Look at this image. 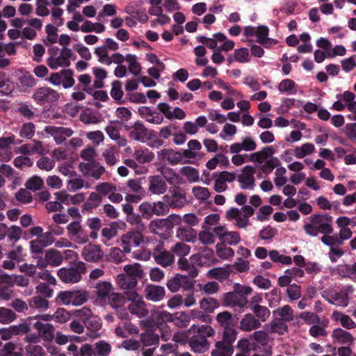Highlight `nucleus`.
<instances>
[{
	"mask_svg": "<svg viewBox=\"0 0 356 356\" xmlns=\"http://www.w3.org/2000/svg\"><path fill=\"white\" fill-rule=\"evenodd\" d=\"M34 100L41 105L56 102L59 99L58 93L49 87H41L33 95Z\"/></svg>",
	"mask_w": 356,
	"mask_h": 356,
	"instance_id": "11",
	"label": "nucleus"
},
{
	"mask_svg": "<svg viewBox=\"0 0 356 356\" xmlns=\"http://www.w3.org/2000/svg\"><path fill=\"white\" fill-rule=\"evenodd\" d=\"M332 337L341 343H350L353 341V338L349 332L340 328L333 331Z\"/></svg>",
	"mask_w": 356,
	"mask_h": 356,
	"instance_id": "63",
	"label": "nucleus"
},
{
	"mask_svg": "<svg viewBox=\"0 0 356 356\" xmlns=\"http://www.w3.org/2000/svg\"><path fill=\"white\" fill-rule=\"evenodd\" d=\"M17 80L19 86L24 89L33 88L36 83L34 77L26 71H19Z\"/></svg>",
	"mask_w": 356,
	"mask_h": 356,
	"instance_id": "44",
	"label": "nucleus"
},
{
	"mask_svg": "<svg viewBox=\"0 0 356 356\" xmlns=\"http://www.w3.org/2000/svg\"><path fill=\"white\" fill-rule=\"evenodd\" d=\"M106 301L113 308L118 309L124 305L126 298L122 293L112 291Z\"/></svg>",
	"mask_w": 356,
	"mask_h": 356,
	"instance_id": "54",
	"label": "nucleus"
},
{
	"mask_svg": "<svg viewBox=\"0 0 356 356\" xmlns=\"http://www.w3.org/2000/svg\"><path fill=\"white\" fill-rule=\"evenodd\" d=\"M269 29L267 26H257L256 33L257 42L265 48H270L277 43V40L268 38Z\"/></svg>",
	"mask_w": 356,
	"mask_h": 356,
	"instance_id": "24",
	"label": "nucleus"
},
{
	"mask_svg": "<svg viewBox=\"0 0 356 356\" xmlns=\"http://www.w3.org/2000/svg\"><path fill=\"white\" fill-rule=\"evenodd\" d=\"M116 284L122 290H131L137 285V280L135 277L129 276L126 273H121L117 275L115 279Z\"/></svg>",
	"mask_w": 356,
	"mask_h": 356,
	"instance_id": "30",
	"label": "nucleus"
},
{
	"mask_svg": "<svg viewBox=\"0 0 356 356\" xmlns=\"http://www.w3.org/2000/svg\"><path fill=\"white\" fill-rule=\"evenodd\" d=\"M315 150V146L312 143H305L301 146H296L293 149V155L297 159H302L311 155Z\"/></svg>",
	"mask_w": 356,
	"mask_h": 356,
	"instance_id": "41",
	"label": "nucleus"
},
{
	"mask_svg": "<svg viewBox=\"0 0 356 356\" xmlns=\"http://www.w3.org/2000/svg\"><path fill=\"white\" fill-rule=\"evenodd\" d=\"M203 245H212L215 243V233L211 232L209 229L204 228L198 234H197V240Z\"/></svg>",
	"mask_w": 356,
	"mask_h": 356,
	"instance_id": "57",
	"label": "nucleus"
},
{
	"mask_svg": "<svg viewBox=\"0 0 356 356\" xmlns=\"http://www.w3.org/2000/svg\"><path fill=\"white\" fill-rule=\"evenodd\" d=\"M254 213V209L250 205H245L241 209L232 207L226 212V218L229 220H234L235 225L239 228H245L249 223V218Z\"/></svg>",
	"mask_w": 356,
	"mask_h": 356,
	"instance_id": "3",
	"label": "nucleus"
},
{
	"mask_svg": "<svg viewBox=\"0 0 356 356\" xmlns=\"http://www.w3.org/2000/svg\"><path fill=\"white\" fill-rule=\"evenodd\" d=\"M44 131L54 138L57 145L63 143L67 138L70 137L74 131L72 129L65 127L47 126Z\"/></svg>",
	"mask_w": 356,
	"mask_h": 356,
	"instance_id": "12",
	"label": "nucleus"
},
{
	"mask_svg": "<svg viewBox=\"0 0 356 356\" xmlns=\"http://www.w3.org/2000/svg\"><path fill=\"white\" fill-rule=\"evenodd\" d=\"M144 240V236L140 232H129L122 235L121 246L124 252L129 253L132 248L138 247Z\"/></svg>",
	"mask_w": 356,
	"mask_h": 356,
	"instance_id": "6",
	"label": "nucleus"
},
{
	"mask_svg": "<svg viewBox=\"0 0 356 356\" xmlns=\"http://www.w3.org/2000/svg\"><path fill=\"white\" fill-rule=\"evenodd\" d=\"M125 61L128 63V69L131 74L138 75L140 73L141 67L136 55L131 54H127Z\"/></svg>",
	"mask_w": 356,
	"mask_h": 356,
	"instance_id": "55",
	"label": "nucleus"
},
{
	"mask_svg": "<svg viewBox=\"0 0 356 356\" xmlns=\"http://www.w3.org/2000/svg\"><path fill=\"white\" fill-rule=\"evenodd\" d=\"M332 217L329 215L314 214L309 218L303 229L310 236H317L319 233L330 234L333 232L331 225Z\"/></svg>",
	"mask_w": 356,
	"mask_h": 356,
	"instance_id": "1",
	"label": "nucleus"
},
{
	"mask_svg": "<svg viewBox=\"0 0 356 356\" xmlns=\"http://www.w3.org/2000/svg\"><path fill=\"white\" fill-rule=\"evenodd\" d=\"M229 266L213 268L207 273L209 277L219 280H224L229 276Z\"/></svg>",
	"mask_w": 356,
	"mask_h": 356,
	"instance_id": "50",
	"label": "nucleus"
},
{
	"mask_svg": "<svg viewBox=\"0 0 356 356\" xmlns=\"http://www.w3.org/2000/svg\"><path fill=\"white\" fill-rule=\"evenodd\" d=\"M327 302L338 307H345L348 305V296L346 292H334L326 298Z\"/></svg>",
	"mask_w": 356,
	"mask_h": 356,
	"instance_id": "31",
	"label": "nucleus"
},
{
	"mask_svg": "<svg viewBox=\"0 0 356 356\" xmlns=\"http://www.w3.org/2000/svg\"><path fill=\"white\" fill-rule=\"evenodd\" d=\"M216 37L218 40V43H220L218 47L219 51H229L234 49L235 46L234 42L228 39L224 33H216Z\"/></svg>",
	"mask_w": 356,
	"mask_h": 356,
	"instance_id": "58",
	"label": "nucleus"
},
{
	"mask_svg": "<svg viewBox=\"0 0 356 356\" xmlns=\"http://www.w3.org/2000/svg\"><path fill=\"white\" fill-rule=\"evenodd\" d=\"M173 317L171 314L167 312H161L156 316V323L161 330L163 332L162 339L167 341L170 337V332L168 331L165 324L168 321H172Z\"/></svg>",
	"mask_w": 356,
	"mask_h": 356,
	"instance_id": "28",
	"label": "nucleus"
},
{
	"mask_svg": "<svg viewBox=\"0 0 356 356\" xmlns=\"http://www.w3.org/2000/svg\"><path fill=\"white\" fill-rule=\"evenodd\" d=\"M14 142L13 135L0 138V161L6 162L11 159L12 152L10 150V146Z\"/></svg>",
	"mask_w": 356,
	"mask_h": 356,
	"instance_id": "21",
	"label": "nucleus"
},
{
	"mask_svg": "<svg viewBox=\"0 0 356 356\" xmlns=\"http://www.w3.org/2000/svg\"><path fill=\"white\" fill-rule=\"evenodd\" d=\"M188 343L192 350L196 353H203L209 349V343L207 339L202 336L192 334Z\"/></svg>",
	"mask_w": 356,
	"mask_h": 356,
	"instance_id": "27",
	"label": "nucleus"
},
{
	"mask_svg": "<svg viewBox=\"0 0 356 356\" xmlns=\"http://www.w3.org/2000/svg\"><path fill=\"white\" fill-rule=\"evenodd\" d=\"M273 314L285 322L292 321L294 316L293 311L289 305L277 308L273 312Z\"/></svg>",
	"mask_w": 356,
	"mask_h": 356,
	"instance_id": "51",
	"label": "nucleus"
},
{
	"mask_svg": "<svg viewBox=\"0 0 356 356\" xmlns=\"http://www.w3.org/2000/svg\"><path fill=\"white\" fill-rule=\"evenodd\" d=\"M274 153L275 149L272 147L267 146L259 151L249 154L248 161L258 164H262L268 157L274 154Z\"/></svg>",
	"mask_w": 356,
	"mask_h": 356,
	"instance_id": "26",
	"label": "nucleus"
},
{
	"mask_svg": "<svg viewBox=\"0 0 356 356\" xmlns=\"http://www.w3.org/2000/svg\"><path fill=\"white\" fill-rule=\"evenodd\" d=\"M215 181L213 189L217 193H222L227 190V183H231L236 179V175L234 172L222 171L214 175Z\"/></svg>",
	"mask_w": 356,
	"mask_h": 356,
	"instance_id": "15",
	"label": "nucleus"
},
{
	"mask_svg": "<svg viewBox=\"0 0 356 356\" xmlns=\"http://www.w3.org/2000/svg\"><path fill=\"white\" fill-rule=\"evenodd\" d=\"M48 81L54 86H63L64 88L72 87L75 83L74 72L70 69L62 70L58 72L52 73L47 79Z\"/></svg>",
	"mask_w": 356,
	"mask_h": 356,
	"instance_id": "5",
	"label": "nucleus"
},
{
	"mask_svg": "<svg viewBox=\"0 0 356 356\" xmlns=\"http://www.w3.org/2000/svg\"><path fill=\"white\" fill-rule=\"evenodd\" d=\"M236 133V127L234 124L227 123L223 126L219 136L225 140H231Z\"/></svg>",
	"mask_w": 356,
	"mask_h": 356,
	"instance_id": "64",
	"label": "nucleus"
},
{
	"mask_svg": "<svg viewBox=\"0 0 356 356\" xmlns=\"http://www.w3.org/2000/svg\"><path fill=\"white\" fill-rule=\"evenodd\" d=\"M256 169L253 165H248L243 167L241 174L238 176V181L242 189L253 190L255 186Z\"/></svg>",
	"mask_w": 356,
	"mask_h": 356,
	"instance_id": "10",
	"label": "nucleus"
},
{
	"mask_svg": "<svg viewBox=\"0 0 356 356\" xmlns=\"http://www.w3.org/2000/svg\"><path fill=\"white\" fill-rule=\"evenodd\" d=\"M124 271L127 275L135 277L136 280L141 278L144 275V272L141 268L140 264L138 263L125 265L124 266Z\"/></svg>",
	"mask_w": 356,
	"mask_h": 356,
	"instance_id": "59",
	"label": "nucleus"
},
{
	"mask_svg": "<svg viewBox=\"0 0 356 356\" xmlns=\"http://www.w3.org/2000/svg\"><path fill=\"white\" fill-rule=\"evenodd\" d=\"M133 156L139 163L143 164L152 162L154 159V154L145 148L136 150Z\"/></svg>",
	"mask_w": 356,
	"mask_h": 356,
	"instance_id": "39",
	"label": "nucleus"
},
{
	"mask_svg": "<svg viewBox=\"0 0 356 356\" xmlns=\"http://www.w3.org/2000/svg\"><path fill=\"white\" fill-rule=\"evenodd\" d=\"M67 231L69 238L78 244H85L89 241L88 234L79 221H73L68 224Z\"/></svg>",
	"mask_w": 356,
	"mask_h": 356,
	"instance_id": "8",
	"label": "nucleus"
},
{
	"mask_svg": "<svg viewBox=\"0 0 356 356\" xmlns=\"http://www.w3.org/2000/svg\"><path fill=\"white\" fill-rule=\"evenodd\" d=\"M260 326L261 323L258 319L252 314H247L241 320L239 327L243 331L250 332L260 327Z\"/></svg>",
	"mask_w": 356,
	"mask_h": 356,
	"instance_id": "29",
	"label": "nucleus"
},
{
	"mask_svg": "<svg viewBox=\"0 0 356 356\" xmlns=\"http://www.w3.org/2000/svg\"><path fill=\"white\" fill-rule=\"evenodd\" d=\"M225 300L228 305L231 307H238L242 308L245 307L248 302L245 297L238 296L236 293H228L226 295Z\"/></svg>",
	"mask_w": 356,
	"mask_h": 356,
	"instance_id": "53",
	"label": "nucleus"
},
{
	"mask_svg": "<svg viewBox=\"0 0 356 356\" xmlns=\"http://www.w3.org/2000/svg\"><path fill=\"white\" fill-rule=\"evenodd\" d=\"M189 334H196L199 336H202L205 339L207 337H211L214 335L215 330L213 328L209 325H193L188 330Z\"/></svg>",
	"mask_w": 356,
	"mask_h": 356,
	"instance_id": "36",
	"label": "nucleus"
},
{
	"mask_svg": "<svg viewBox=\"0 0 356 356\" xmlns=\"http://www.w3.org/2000/svg\"><path fill=\"white\" fill-rule=\"evenodd\" d=\"M105 131L109 138L115 141L119 146L124 147L127 145V139L120 136L119 129L115 127L113 125H108L105 128Z\"/></svg>",
	"mask_w": 356,
	"mask_h": 356,
	"instance_id": "42",
	"label": "nucleus"
},
{
	"mask_svg": "<svg viewBox=\"0 0 356 356\" xmlns=\"http://www.w3.org/2000/svg\"><path fill=\"white\" fill-rule=\"evenodd\" d=\"M33 327L38 331L40 338L44 341L50 342L54 339V327L52 325L37 321Z\"/></svg>",
	"mask_w": 356,
	"mask_h": 356,
	"instance_id": "22",
	"label": "nucleus"
},
{
	"mask_svg": "<svg viewBox=\"0 0 356 356\" xmlns=\"http://www.w3.org/2000/svg\"><path fill=\"white\" fill-rule=\"evenodd\" d=\"M102 202V196L96 192H92L90 194L87 200L83 203V209L86 211L92 210L97 208Z\"/></svg>",
	"mask_w": 356,
	"mask_h": 356,
	"instance_id": "47",
	"label": "nucleus"
},
{
	"mask_svg": "<svg viewBox=\"0 0 356 356\" xmlns=\"http://www.w3.org/2000/svg\"><path fill=\"white\" fill-rule=\"evenodd\" d=\"M179 172L189 183H195L200 180V172L193 167L184 166L180 169Z\"/></svg>",
	"mask_w": 356,
	"mask_h": 356,
	"instance_id": "43",
	"label": "nucleus"
},
{
	"mask_svg": "<svg viewBox=\"0 0 356 356\" xmlns=\"http://www.w3.org/2000/svg\"><path fill=\"white\" fill-rule=\"evenodd\" d=\"M145 303L143 300L130 303L128 308L131 314L136 315L138 318H143L148 314V310L145 307Z\"/></svg>",
	"mask_w": 356,
	"mask_h": 356,
	"instance_id": "45",
	"label": "nucleus"
},
{
	"mask_svg": "<svg viewBox=\"0 0 356 356\" xmlns=\"http://www.w3.org/2000/svg\"><path fill=\"white\" fill-rule=\"evenodd\" d=\"M95 289L97 300L106 302L107 298L113 290V286L110 282L99 281L96 284Z\"/></svg>",
	"mask_w": 356,
	"mask_h": 356,
	"instance_id": "23",
	"label": "nucleus"
},
{
	"mask_svg": "<svg viewBox=\"0 0 356 356\" xmlns=\"http://www.w3.org/2000/svg\"><path fill=\"white\" fill-rule=\"evenodd\" d=\"M45 258L49 265L58 266L63 261V256L60 252L54 249H49L45 253Z\"/></svg>",
	"mask_w": 356,
	"mask_h": 356,
	"instance_id": "56",
	"label": "nucleus"
},
{
	"mask_svg": "<svg viewBox=\"0 0 356 356\" xmlns=\"http://www.w3.org/2000/svg\"><path fill=\"white\" fill-rule=\"evenodd\" d=\"M16 318V314L10 309L4 307H0V323L9 324L14 321Z\"/></svg>",
	"mask_w": 356,
	"mask_h": 356,
	"instance_id": "61",
	"label": "nucleus"
},
{
	"mask_svg": "<svg viewBox=\"0 0 356 356\" xmlns=\"http://www.w3.org/2000/svg\"><path fill=\"white\" fill-rule=\"evenodd\" d=\"M158 159L161 161H168L172 165H177L181 162V153L172 149H163L157 152Z\"/></svg>",
	"mask_w": 356,
	"mask_h": 356,
	"instance_id": "20",
	"label": "nucleus"
},
{
	"mask_svg": "<svg viewBox=\"0 0 356 356\" xmlns=\"http://www.w3.org/2000/svg\"><path fill=\"white\" fill-rule=\"evenodd\" d=\"M145 298L153 302H159L165 296V289L163 286L148 284L145 289Z\"/></svg>",
	"mask_w": 356,
	"mask_h": 356,
	"instance_id": "25",
	"label": "nucleus"
},
{
	"mask_svg": "<svg viewBox=\"0 0 356 356\" xmlns=\"http://www.w3.org/2000/svg\"><path fill=\"white\" fill-rule=\"evenodd\" d=\"M266 330L272 333H276L282 335L287 332L288 326L286 322L280 318H275L270 323L265 325Z\"/></svg>",
	"mask_w": 356,
	"mask_h": 356,
	"instance_id": "32",
	"label": "nucleus"
},
{
	"mask_svg": "<svg viewBox=\"0 0 356 356\" xmlns=\"http://www.w3.org/2000/svg\"><path fill=\"white\" fill-rule=\"evenodd\" d=\"M149 191L154 194H162L167 190L165 182L159 176L149 177Z\"/></svg>",
	"mask_w": 356,
	"mask_h": 356,
	"instance_id": "34",
	"label": "nucleus"
},
{
	"mask_svg": "<svg viewBox=\"0 0 356 356\" xmlns=\"http://www.w3.org/2000/svg\"><path fill=\"white\" fill-rule=\"evenodd\" d=\"M73 56L72 50L67 47L61 49L59 56H51L47 60V65L52 70L59 67H67L70 65V59Z\"/></svg>",
	"mask_w": 356,
	"mask_h": 356,
	"instance_id": "7",
	"label": "nucleus"
},
{
	"mask_svg": "<svg viewBox=\"0 0 356 356\" xmlns=\"http://www.w3.org/2000/svg\"><path fill=\"white\" fill-rule=\"evenodd\" d=\"M31 330L30 325L26 323L11 325L0 329V337L3 341H8L13 337L25 334Z\"/></svg>",
	"mask_w": 356,
	"mask_h": 356,
	"instance_id": "14",
	"label": "nucleus"
},
{
	"mask_svg": "<svg viewBox=\"0 0 356 356\" xmlns=\"http://www.w3.org/2000/svg\"><path fill=\"white\" fill-rule=\"evenodd\" d=\"M130 136L136 140L145 143L153 138V131L147 129L142 123L136 122L130 132Z\"/></svg>",
	"mask_w": 356,
	"mask_h": 356,
	"instance_id": "17",
	"label": "nucleus"
},
{
	"mask_svg": "<svg viewBox=\"0 0 356 356\" xmlns=\"http://www.w3.org/2000/svg\"><path fill=\"white\" fill-rule=\"evenodd\" d=\"M80 170L86 175H88L98 179L104 173L105 168L99 163H81Z\"/></svg>",
	"mask_w": 356,
	"mask_h": 356,
	"instance_id": "18",
	"label": "nucleus"
},
{
	"mask_svg": "<svg viewBox=\"0 0 356 356\" xmlns=\"http://www.w3.org/2000/svg\"><path fill=\"white\" fill-rule=\"evenodd\" d=\"M234 352L232 345L218 341L215 343L214 348L211 350V356H232Z\"/></svg>",
	"mask_w": 356,
	"mask_h": 356,
	"instance_id": "35",
	"label": "nucleus"
},
{
	"mask_svg": "<svg viewBox=\"0 0 356 356\" xmlns=\"http://www.w3.org/2000/svg\"><path fill=\"white\" fill-rule=\"evenodd\" d=\"M192 193L195 198L201 202H205L210 197L211 193L207 188L200 186H194L192 188Z\"/></svg>",
	"mask_w": 356,
	"mask_h": 356,
	"instance_id": "62",
	"label": "nucleus"
},
{
	"mask_svg": "<svg viewBox=\"0 0 356 356\" xmlns=\"http://www.w3.org/2000/svg\"><path fill=\"white\" fill-rule=\"evenodd\" d=\"M156 262L163 267L171 266L175 262L173 253L163 248L161 245H157L153 253Z\"/></svg>",
	"mask_w": 356,
	"mask_h": 356,
	"instance_id": "16",
	"label": "nucleus"
},
{
	"mask_svg": "<svg viewBox=\"0 0 356 356\" xmlns=\"http://www.w3.org/2000/svg\"><path fill=\"white\" fill-rule=\"evenodd\" d=\"M0 175L12 181L15 186L21 182L17 172L9 165L2 164L0 166Z\"/></svg>",
	"mask_w": 356,
	"mask_h": 356,
	"instance_id": "37",
	"label": "nucleus"
},
{
	"mask_svg": "<svg viewBox=\"0 0 356 356\" xmlns=\"http://www.w3.org/2000/svg\"><path fill=\"white\" fill-rule=\"evenodd\" d=\"M161 172L166 181L170 184H181L184 183L179 175L172 168L163 167L161 169Z\"/></svg>",
	"mask_w": 356,
	"mask_h": 356,
	"instance_id": "40",
	"label": "nucleus"
},
{
	"mask_svg": "<svg viewBox=\"0 0 356 356\" xmlns=\"http://www.w3.org/2000/svg\"><path fill=\"white\" fill-rule=\"evenodd\" d=\"M215 249L217 256L223 260L232 259L234 255V250L223 243H217Z\"/></svg>",
	"mask_w": 356,
	"mask_h": 356,
	"instance_id": "48",
	"label": "nucleus"
},
{
	"mask_svg": "<svg viewBox=\"0 0 356 356\" xmlns=\"http://www.w3.org/2000/svg\"><path fill=\"white\" fill-rule=\"evenodd\" d=\"M83 188H88L90 185L88 183H85L84 180L80 177L72 178L67 182V188L70 192H75Z\"/></svg>",
	"mask_w": 356,
	"mask_h": 356,
	"instance_id": "60",
	"label": "nucleus"
},
{
	"mask_svg": "<svg viewBox=\"0 0 356 356\" xmlns=\"http://www.w3.org/2000/svg\"><path fill=\"white\" fill-rule=\"evenodd\" d=\"M213 252L211 250L205 249L202 253L193 254L191 261L198 266H209L214 263L213 258Z\"/></svg>",
	"mask_w": 356,
	"mask_h": 356,
	"instance_id": "19",
	"label": "nucleus"
},
{
	"mask_svg": "<svg viewBox=\"0 0 356 356\" xmlns=\"http://www.w3.org/2000/svg\"><path fill=\"white\" fill-rule=\"evenodd\" d=\"M118 154L117 148L113 145H108L102 153L106 163L110 166H113L117 163L116 155Z\"/></svg>",
	"mask_w": 356,
	"mask_h": 356,
	"instance_id": "49",
	"label": "nucleus"
},
{
	"mask_svg": "<svg viewBox=\"0 0 356 356\" xmlns=\"http://www.w3.org/2000/svg\"><path fill=\"white\" fill-rule=\"evenodd\" d=\"M332 318L335 321H339L341 325L348 330L353 329L356 327V323L353 321V319L341 312H334L332 314Z\"/></svg>",
	"mask_w": 356,
	"mask_h": 356,
	"instance_id": "38",
	"label": "nucleus"
},
{
	"mask_svg": "<svg viewBox=\"0 0 356 356\" xmlns=\"http://www.w3.org/2000/svg\"><path fill=\"white\" fill-rule=\"evenodd\" d=\"M81 256L88 262L98 263L103 259L104 252L100 245L90 243L83 248Z\"/></svg>",
	"mask_w": 356,
	"mask_h": 356,
	"instance_id": "13",
	"label": "nucleus"
},
{
	"mask_svg": "<svg viewBox=\"0 0 356 356\" xmlns=\"http://www.w3.org/2000/svg\"><path fill=\"white\" fill-rule=\"evenodd\" d=\"M111 348V344L104 340L96 342L94 344V356H108Z\"/></svg>",
	"mask_w": 356,
	"mask_h": 356,
	"instance_id": "52",
	"label": "nucleus"
},
{
	"mask_svg": "<svg viewBox=\"0 0 356 356\" xmlns=\"http://www.w3.org/2000/svg\"><path fill=\"white\" fill-rule=\"evenodd\" d=\"M86 267L85 263L79 261L72 268H61L58 270L57 275L60 280L67 284H74L79 282L82 275L86 273Z\"/></svg>",
	"mask_w": 356,
	"mask_h": 356,
	"instance_id": "2",
	"label": "nucleus"
},
{
	"mask_svg": "<svg viewBox=\"0 0 356 356\" xmlns=\"http://www.w3.org/2000/svg\"><path fill=\"white\" fill-rule=\"evenodd\" d=\"M213 232L222 243L229 245L238 244L241 241V236L237 232L228 231L225 225L216 226L213 228Z\"/></svg>",
	"mask_w": 356,
	"mask_h": 356,
	"instance_id": "9",
	"label": "nucleus"
},
{
	"mask_svg": "<svg viewBox=\"0 0 356 356\" xmlns=\"http://www.w3.org/2000/svg\"><path fill=\"white\" fill-rule=\"evenodd\" d=\"M278 90L288 95H295L297 93L296 84L291 79H284L278 85Z\"/></svg>",
	"mask_w": 356,
	"mask_h": 356,
	"instance_id": "46",
	"label": "nucleus"
},
{
	"mask_svg": "<svg viewBox=\"0 0 356 356\" xmlns=\"http://www.w3.org/2000/svg\"><path fill=\"white\" fill-rule=\"evenodd\" d=\"M88 292L86 291H65L57 295L56 300L65 305L79 306L88 300Z\"/></svg>",
	"mask_w": 356,
	"mask_h": 356,
	"instance_id": "4",
	"label": "nucleus"
},
{
	"mask_svg": "<svg viewBox=\"0 0 356 356\" xmlns=\"http://www.w3.org/2000/svg\"><path fill=\"white\" fill-rule=\"evenodd\" d=\"M176 236L184 241L189 243L197 241V232L191 227H179L176 232Z\"/></svg>",
	"mask_w": 356,
	"mask_h": 356,
	"instance_id": "33",
	"label": "nucleus"
}]
</instances>
